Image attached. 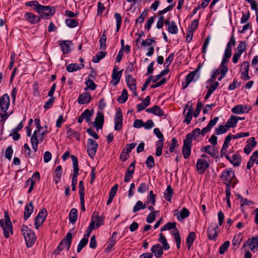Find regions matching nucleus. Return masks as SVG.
Masks as SVG:
<instances>
[{
	"label": "nucleus",
	"mask_w": 258,
	"mask_h": 258,
	"mask_svg": "<svg viewBox=\"0 0 258 258\" xmlns=\"http://www.w3.org/2000/svg\"><path fill=\"white\" fill-rule=\"evenodd\" d=\"M146 111L148 113H152L157 116H164L165 117H166V115L164 114V111L158 105H155L152 107L148 108L146 110Z\"/></svg>",
	"instance_id": "nucleus-20"
},
{
	"label": "nucleus",
	"mask_w": 258,
	"mask_h": 258,
	"mask_svg": "<svg viewBox=\"0 0 258 258\" xmlns=\"http://www.w3.org/2000/svg\"><path fill=\"white\" fill-rule=\"evenodd\" d=\"M232 163L235 166H239L241 163V157L239 154H235L233 155L231 161Z\"/></svg>",
	"instance_id": "nucleus-40"
},
{
	"label": "nucleus",
	"mask_w": 258,
	"mask_h": 258,
	"mask_svg": "<svg viewBox=\"0 0 258 258\" xmlns=\"http://www.w3.org/2000/svg\"><path fill=\"white\" fill-rule=\"evenodd\" d=\"M114 17L116 21V31L118 32L121 24V17L119 13H115Z\"/></svg>",
	"instance_id": "nucleus-59"
},
{
	"label": "nucleus",
	"mask_w": 258,
	"mask_h": 258,
	"mask_svg": "<svg viewBox=\"0 0 258 258\" xmlns=\"http://www.w3.org/2000/svg\"><path fill=\"white\" fill-rule=\"evenodd\" d=\"M151 251L157 258L161 257L163 253V248L159 244L153 245L151 248Z\"/></svg>",
	"instance_id": "nucleus-22"
},
{
	"label": "nucleus",
	"mask_w": 258,
	"mask_h": 258,
	"mask_svg": "<svg viewBox=\"0 0 258 258\" xmlns=\"http://www.w3.org/2000/svg\"><path fill=\"white\" fill-rule=\"evenodd\" d=\"M248 144H246L244 148V152L246 154H249L254 148L257 144L256 141L255 140L254 137H251L247 141Z\"/></svg>",
	"instance_id": "nucleus-21"
},
{
	"label": "nucleus",
	"mask_w": 258,
	"mask_h": 258,
	"mask_svg": "<svg viewBox=\"0 0 258 258\" xmlns=\"http://www.w3.org/2000/svg\"><path fill=\"white\" fill-rule=\"evenodd\" d=\"M159 211H155L150 213L147 217L146 221L149 223H152L155 221L156 218V214L158 213Z\"/></svg>",
	"instance_id": "nucleus-56"
},
{
	"label": "nucleus",
	"mask_w": 258,
	"mask_h": 258,
	"mask_svg": "<svg viewBox=\"0 0 258 258\" xmlns=\"http://www.w3.org/2000/svg\"><path fill=\"white\" fill-rule=\"evenodd\" d=\"M228 130L229 128L226 124L224 125H220L216 128L215 133L217 135H219L225 133Z\"/></svg>",
	"instance_id": "nucleus-41"
},
{
	"label": "nucleus",
	"mask_w": 258,
	"mask_h": 258,
	"mask_svg": "<svg viewBox=\"0 0 258 258\" xmlns=\"http://www.w3.org/2000/svg\"><path fill=\"white\" fill-rule=\"evenodd\" d=\"M176 232L172 233V235L174 236L175 241L176 243L177 248L179 249L180 248V243H181V238L179 234V232L177 229L176 228Z\"/></svg>",
	"instance_id": "nucleus-51"
},
{
	"label": "nucleus",
	"mask_w": 258,
	"mask_h": 258,
	"mask_svg": "<svg viewBox=\"0 0 258 258\" xmlns=\"http://www.w3.org/2000/svg\"><path fill=\"white\" fill-rule=\"evenodd\" d=\"M116 235H117L116 232H114L113 233L111 237L108 240L107 248L110 249L112 247V246L114 245V244L115 243L116 241Z\"/></svg>",
	"instance_id": "nucleus-47"
},
{
	"label": "nucleus",
	"mask_w": 258,
	"mask_h": 258,
	"mask_svg": "<svg viewBox=\"0 0 258 258\" xmlns=\"http://www.w3.org/2000/svg\"><path fill=\"white\" fill-rule=\"evenodd\" d=\"M72 238V233H68L66 237L60 241L57 248L53 251V253L57 255L64 249L69 250L71 246Z\"/></svg>",
	"instance_id": "nucleus-3"
},
{
	"label": "nucleus",
	"mask_w": 258,
	"mask_h": 258,
	"mask_svg": "<svg viewBox=\"0 0 258 258\" xmlns=\"http://www.w3.org/2000/svg\"><path fill=\"white\" fill-rule=\"evenodd\" d=\"M237 123V120L235 118V116L231 115L230 118L228 119L226 125L229 128L230 127L233 128L236 125Z\"/></svg>",
	"instance_id": "nucleus-43"
},
{
	"label": "nucleus",
	"mask_w": 258,
	"mask_h": 258,
	"mask_svg": "<svg viewBox=\"0 0 258 258\" xmlns=\"http://www.w3.org/2000/svg\"><path fill=\"white\" fill-rule=\"evenodd\" d=\"M67 137L71 139L80 140V133L72 128H68L67 132Z\"/></svg>",
	"instance_id": "nucleus-28"
},
{
	"label": "nucleus",
	"mask_w": 258,
	"mask_h": 258,
	"mask_svg": "<svg viewBox=\"0 0 258 258\" xmlns=\"http://www.w3.org/2000/svg\"><path fill=\"white\" fill-rule=\"evenodd\" d=\"M246 48L245 44L244 42L241 41L239 42V45L237 47V51L236 52L241 54Z\"/></svg>",
	"instance_id": "nucleus-64"
},
{
	"label": "nucleus",
	"mask_w": 258,
	"mask_h": 258,
	"mask_svg": "<svg viewBox=\"0 0 258 258\" xmlns=\"http://www.w3.org/2000/svg\"><path fill=\"white\" fill-rule=\"evenodd\" d=\"M62 175V167L60 165L56 167L53 173V181L57 184L60 180Z\"/></svg>",
	"instance_id": "nucleus-25"
},
{
	"label": "nucleus",
	"mask_w": 258,
	"mask_h": 258,
	"mask_svg": "<svg viewBox=\"0 0 258 258\" xmlns=\"http://www.w3.org/2000/svg\"><path fill=\"white\" fill-rule=\"evenodd\" d=\"M177 141L175 138H173L171 140V143L170 145L169 151L171 153L174 152L176 147H178Z\"/></svg>",
	"instance_id": "nucleus-60"
},
{
	"label": "nucleus",
	"mask_w": 258,
	"mask_h": 258,
	"mask_svg": "<svg viewBox=\"0 0 258 258\" xmlns=\"http://www.w3.org/2000/svg\"><path fill=\"white\" fill-rule=\"evenodd\" d=\"M33 211V207L32 206V202H30L29 204L26 205L25 206V210L24 213V219L27 220L32 214Z\"/></svg>",
	"instance_id": "nucleus-26"
},
{
	"label": "nucleus",
	"mask_w": 258,
	"mask_h": 258,
	"mask_svg": "<svg viewBox=\"0 0 258 258\" xmlns=\"http://www.w3.org/2000/svg\"><path fill=\"white\" fill-rule=\"evenodd\" d=\"M176 228L175 222H168L165 224L161 228V231H163L167 230Z\"/></svg>",
	"instance_id": "nucleus-53"
},
{
	"label": "nucleus",
	"mask_w": 258,
	"mask_h": 258,
	"mask_svg": "<svg viewBox=\"0 0 258 258\" xmlns=\"http://www.w3.org/2000/svg\"><path fill=\"white\" fill-rule=\"evenodd\" d=\"M91 96L89 92L82 93V104H88L91 100Z\"/></svg>",
	"instance_id": "nucleus-44"
},
{
	"label": "nucleus",
	"mask_w": 258,
	"mask_h": 258,
	"mask_svg": "<svg viewBox=\"0 0 258 258\" xmlns=\"http://www.w3.org/2000/svg\"><path fill=\"white\" fill-rule=\"evenodd\" d=\"M5 219L0 220V226L3 230L4 236L6 238L10 237V233L13 235V226L8 212L4 213Z\"/></svg>",
	"instance_id": "nucleus-1"
},
{
	"label": "nucleus",
	"mask_w": 258,
	"mask_h": 258,
	"mask_svg": "<svg viewBox=\"0 0 258 258\" xmlns=\"http://www.w3.org/2000/svg\"><path fill=\"white\" fill-rule=\"evenodd\" d=\"M202 107V103L201 102H198L197 104L196 109L193 114L194 117H197L199 116Z\"/></svg>",
	"instance_id": "nucleus-62"
},
{
	"label": "nucleus",
	"mask_w": 258,
	"mask_h": 258,
	"mask_svg": "<svg viewBox=\"0 0 258 258\" xmlns=\"http://www.w3.org/2000/svg\"><path fill=\"white\" fill-rule=\"evenodd\" d=\"M127 85L131 91H133L134 94L137 96L138 94L136 92V80L130 75H127L125 78Z\"/></svg>",
	"instance_id": "nucleus-18"
},
{
	"label": "nucleus",
	"mask_w": 258,
	"mask_h": 258,
	"mask_svg": "<svg viewBox=\"0 0 258 258\" xmlns=\"http://www.w3.org/2000/svg\"><path fill=\"white\" fill-rule=\"evenodd\" d=\"M219 231V227L217 223H211L208 229V237L210 240H216Z\"/></svg>",
	"instance_id": "nucleus-7"
},
{
	"label": "nucleus",
	"mask_w": 258,
	"mask_h": 258,
	"mask_svg": "<svg viewBox=\"0 0 258 258\" xmlns=\"http://www.w3.org/2000/svg\"><path fill=\"white\" fill-rule=\"evenodd\" d=\"M246 106L243 107L242 105H237L232 108L231 111L233 113L235 114L243 113L245 112V109H246Z\"/></svg>",
	"instance_id": "nucleus-39"
},
{
	"label": "nucleus",
	"mask_w": 258,
	"mask_h": 258,
	"mask_svg": "<svg viewBox=\"0 0 258 258\" xmlns=\"http://www.w3.org/2000/svg\"><path fill=\"white\" fill-rule=\"evenodd\" d=\"M173 194V189L171 185H169L167 186V189L164 192V197L167 201L171 202Z\"/></svg>",
	"instance_id": "nucleus-37"
},
{
	"label": "nucleus",
	"mask_w": 258,
	"mask_h": 258,
	"mask_svg": "<svg viewBox=\"0 0 258 258\" xmlns=\"http://www.w3.org/2000/svg\"><path fill=\"white\" fill-rule=\"evenodd\" d=\"M149 189V185L145 182L141 183L138 188V191L143 194L147 191Z\"/></svg>",
	"instance_id": "nucleus-57"
},
{
	"label": "nucleus",
	"mask_w": 258,
	"mask_h": 258,
	"mask_svg": "<svg viewBox=\"0 0 258 258\" xmlns=\"http://www.w3.org/2000/svg\"><path fill=\"white\" fill-rule=\"evenodd\" d=\"M24 18L31 24H35L40 21L39 16L35 15L32 13L27 12L24 15Z\"/></svg>",
	"instance_id": "nucleus-17"
},
{
	"label": "nucleus",
	"mask_w": 258,
	"mask_h": 258,
	"mask_svg": "<svg viewBox=\"0 0 258 258\" xmlns=\"http://www.w3.org/2000/svg\"><path fill=\"white\" fill-rule=\"evenodd\" d=\"M147 15V12L146 11H143L140 16L136 20V24L137 25L138 23L141 24L144 21Z\"/></svg>",
	"instance_id": "nucleus-58"
},
{
	"label": "nucleus",
	"mask_w": 258,
	"mask_h": 258,
	"mask_svg": "<svg viewBox=\"0 0 258 258\" xmlns=\"http://www.w3.org/2000/svg\"><path fill=\"white\" fill-rule=\"evenodd\" d=\"M230 242L229 241H225L219 248V252L221 254H224L229 246Z\"/></svg>",
	"instance_id": "nucleus-52"
},
{
	"label": "nucleus",
	"mask_w": 258,
	"mask_h": 258,
	"mask_svg": "<svg viewBox=\"0 0 258 258\" xmlns=\"http://www.w3.org/2000/svg\"><path fill=\"white\" fill-rule=\"evenodd\" d=\"M65 23L67 26H68L70 28H74L77 26L79 22L74 19H72L70 18H67L65 20Z\"/></svg>",
	"instance_id": "nucleus-48"
},
{
	"label": "nucleus",
	"mask_w": 258,
	"mask_h": 258,
	"mask_svg": "<svg viewBox=\"0 0 258 258\" xmlns=\"http://www.w3.org/2000/svg\"><path fill=\"white\" fill-rule=\"evenodd\" d=\"M61 51L63 54H68L71 52V45L72 42L69 40H61L58 41Z\"/></svg>",
	"instance_id": "nucleus-19"
},
{
	"label": "nucleus",
	"mask_w": 258,
	"mask_h": 258,
	"mask_svg": "<svg viewBox=\"0 0 258 258\" xmlns=\"http://www.w3.org/2000/svg\"><path fill=\"white\" fill-rule=\"evenodd\" d=\"M196 237V233L194 232H189L188 236H187L186 239V242L187 244L188 249H189L190 247L192 246Z\"/></svg>",
	"instance_id": "nucleus-32"
},
{
	"label": "nucleus",
	"mask_w": 258,
	"mask_h": 258,
	"mask_svg": "<svg viewBox=\"0 0 258 258\" xmlns=\"http://www.w3.org/2000/svg\"><path fill=\"white\" fill-rule=\"evenodd\" d=\"M192 143L184 139L183 140V145L182 147V154L183 157L185 159H187L189 157L191 154V148Z\"/></svg>",
	"instance_id": "nucleus-13"
},
{
	"label": "nucleus",
	"mask_w": 258,
	"mask_h": 258,
	"mask_svg": "<svg viewBox=\"0 0 258 258\" xmlns=\"http://www.w3.org/2000/svg\"><path fill=\"white\" fill-rule=\"evenodd\" d=\"M127 99V92L126 89H123L121 92V95L119 96L117 100L120 103H124Z\"/></svg>",
	"instance_id": "nucleus-50"
},
{
	"label": "nucleus",
	"mask_w": 258,
	"mask_h": 258,
	"mask_svg": "<svg viewBox=\"0 0 258 258\" xmlns=\"http://www.w3.org/2000/svg\"><path fill=\"white\" fill-rule=\"evenodd\" d=\"M248 240H250L249 244L250 250L252 252H255L258 248V236L252 237L250 239H248Z\"/></svg>",
	"instance_id": "nucleus-30"
},
{
	"label": "nucleus",
	"mask_w": 258,
	"mask_h": 258,
	"mask_svg": "<svg viewBox=\"0 0 258 258\" xmlns=\"http://www.w3.org/2000/svg\"><path fill=\"white\" fill-rule=\"evenodd\" d=\"M235 176L234 172L231 168L224 170L221 173L220 178L226 186L230 185L233 177Z\"/></svg>",
	"instance_id": "nucleus-6"
},
{
	"label": "nucleus",
	"mask_w": 258,
	"mask_h": 258,
	"mask_svg": "<svg viewBox=\"0 0 258 258\" xmlns=\"http://www.w3.org/2000/svg\"><path fill=\"white\" fill-rule=\"evenodd\" d=\"M10 104V97L8 94L6 93L0 97V108L2 112H6L9 109Z\"/></svg>",
	"instance_id": "nucleus-9"
},
{
	"label": "nucleus",
	"mask_w": 258,
	"mask_h": 258,
	"mask_svg": "<svg viewBox=\"0 0 258 258\" xmlns=\"http://www.w3.org/2000/svg\"><path fill=\"white\" fill-rule=\"evenodd\" d=\"M78 218V211L75 208L71 210L69 213V220L70 223L74 224Z\"/></svg>",
	"instance_id": "nucleus-35"
},
{
	"label": "nucleus",
	"mask_w": 258,
	"mask_h": 258,
	"mask_svg": "<svg viewBox=\"0 0 258 258\" xmlns=\"http://www.w3.org/2000/svg\"><path fill=\"white\" fill-rule=\"evenodd\" d=\"M104 121V115L101 112L98 111L94 122V126L97 129H101L102 128Z\"/></svg>",
	"instance_id": "nucleus-16"
},
{
	"label": "nucleus",
	"mask_w": 258,
	"mask_h": 258,
	"mask_svg": "<svg viewBox=\"0 0 258 258\" xmlns=\"http://www.w3.org/2000/svg\"><path fill=\"white\" fill-rule=\"evenodd\" d=\"M136 161H133L128 166L124 175V182H128L133 178L135 169Z\"/></svg>",
	"instance_id": "nucleus-14"
},
{
	"label": "nucleus",
	"mask_w": 258,
	"mask_h": 258,
	"mask_svg": "<svg viewBox=\"0 0 258 258\" xmlns=\"http://www.w3.org/2000/svg\"><path fill=\"white\" fill-rule=\"evenodd\" d=\"M25 5L33 8L34 10L37 13L41 5H40L38 1H33L26 2Z\"/></svg>",
	"instance_id": "nucleus-38"
},
{
	"label": "nucleus",
	"mask_w": 258,
	"mask_h": 258,
	"mask_svg": "<svg viewBox=\"0 0 258 258\" xmlns=\"http://www.w3.org/2000/svg\"><path fill=\"white\" fill-rule=\"evenodd\" d=\"M122 71L116 72V67L113 69V73L112 74V80L111 81V83L115 86L119 82L120 79L121 77Z\"/></svg>",
	"instance_id": "nucleus-24"
},
{
	"label": "nucleus",
	"mask_w": 258,
	"mask_h": 258,
	"mask_svg": "<svg viewBox=\"0 0 258 258\" xmlns=\"http://www.w3.org/2000/svg\"><path fill=\"white\" fill-rule=\"evenodd\" d=\"M231 52L225 51L224 55L220 64L221 68L228 69L227 67V63L229 61V58L231 57Z\"/></svg>",
	"instance_id": "nucleus-29"
},
{
	"label": "nucleus",
	"mask_w": 258,
	"mask_h": 258,
	"mask_svg": "<svg viewBox=\"0 0 258 258\" xmlns=\"http://www.w3.org/2000/svg\"><path fill=\"white\" fill-rule=\"evenodd\" d=\"M71 157L72 160L74 168L72 179V190L74 191L76 189V185L77 184V177L79 175V168L77 158L74 155H71Z\"/></svg>",
	"instance_id": "nucleus-5"
},
{
	"label": "nucleus",
	"mask_w": 258,
	"mask_h": 258,
	"mask_svg": "<svg viewBox=\"0 0 258 258\" xmlns=\"http://www.w3.org/2000/svg\"><path fill=\"white\" fill-rule=\"evenodd\" d=\"M55 12L53 7L41 5L37 13L40 15V19H48L52 17Z\"/></svg>",
	"instance_id": "nucleus-4"
},
{
	"label": "nucleus",
	"mask_w": 258,
	"mask_h": 258,
	"mask_svg": "<svg viewBox=\"0 0 258 258\" xmlns=\"http://www.w3.org/2000/svg\"><path fill=\"white\" fill-rule=\"evenodd\" d=\"M146 164L150 169L152 168L155 166V161L152 156L150 155L148 157L146 161Z\"/></svg>",
	"instance_id": "nucleus-54"
},
{
	"label": "nucleus",
	"mask_w": 258,
	"mask_h": 258,
	"mask_svg": "<svg viewBox=\"0 0 258 258\" xmlns=\"http://www.w3.org/2000/svg\"><path fill=\"white\" fill-rule=\"evenodd\" d=\"M168 31L172 34H176L178 33V28L175 22H171V24L168 27Z\"/></svg>",
	"instance_id": "nucleus-42"
},
{
	"label": "nucleus",
	"mask_w": 258,
	"mask_h": 258,
	"mask_svg": "<svg viewBox=\"0 0 258 258\" xmlns=\"http://www.w3.org/2000/svg\"><path fill=\"white\" fill-rule=\"evenodd\" d=\"M209 166L207 160L199 159L196 164L197 172L199 174H203Z\"/></svg>",
	"instance_id": "nucleus-11"
},
{
	"label": "nucleus",
	"mask_w": 258,
	"mask_h": 258,
	"mask_svg": "<svg viewBox=\"0 0 258 258\" xmlns=\"http://www.w3.org/2000/svg\"><path fill=\"white\" fill-rule=\"evenodd\" d=\"M47 216V211L45 209L40 210L35 219V227L38 229L39 227L43 224Z\"/></svg>",
	"instance_id": "nucleus-8"
},
{
	"label": "nucleus",
	"mask_w": 258,
	"mask_h": 258,
	"mask_svg": "<svg viewBox=\"0 0 258 258\" xmlns=\"http://www.w3.org/2000/svg\"><path fill=\"white\" fill-rule=\"evenodd\" d=\"M235 45V40L234 36L232 35L230 38L229 42L227 44V46L225 51L232 53V46H234Z\"/></svg>",
	"instance_id": "nucleus-45"
},
{
	"label": "nucleus",
	"mask_w": 258,
	"mask_h": 258,
	"mask_svg": "<svg viewBox=\"0 0 258 258\" xmlns=\"http://www.w3.org/2000/svg\"><path fill=\"white\" fill-rule=\"evenodd\" d=\"M81 69L80 65L77 63H72L67 67V70L68 72H73Z\"/></svg>",
	"instance_id": "nucleus-46"
},
{
	"label": "nucleus",
	"mask_w": 258,
	"mask_h": 258,
	"mask_svg": "<svg viewBox=\"0 0 258 258\" xmlns=\"http://www.w3.org/2000/svg\"><path fill=\"white\" fill-rule=\"evenodd\" d=\"M200 134H201L200 129L199 128H196L190 133L187 134L185 139L191 142L192 139H196Z\"/></svg>",
	"instance_id": "nucleus-27"
},
{
	"label": "nucleus",
	"mask_w": 258,
	"mask_h": 258,
	"mask_svg": "<svg viewBox=\"0 0 258 258\" xmlns=\"http://www.w3.org/2000/svg\"><path fill=\"white\" fill-rule=\"evenodd\" d=\"M123 117L120 109L117 110L114 118V130L118 131L120 130L122 125Z\"/></svg>",
	"instance_id": "nucleus-12"
},
{
	"label": "nucleus",
	"mask_w": 258,
	"mask_h": 258,
	"mask_svg": "<svg viewBox=\"0 0 258 258\" xmlns=\"http://www.w3.org/2000/svg\"><path fill=\"white\" fill-rule=\"evenodd\" d=\"M189 215V212L188 210L183 208L180 211V215L177 216V218L179 220H180V219L182 220L188 217Z\"/></svg>",
	"instance_id": "nucleus-49"
},
{
	"label": "nucleus",
	"mask_w": 258,
	"mask_h": 258,
	"mask_svg": "<svg viewBox=\"0 0 258 258\" xmlns=\"http://www.w3.org/2000/svg\"><path fill=\"white\" fill-rule=\"evenodd\" d=\"M55 98L52 97L50 98L45 103L44 105V108L46 109H48L50 108L54 102Z\"/></svg>",
	"instance_id": "nucleus-63"
},
{
	"label": "nucleus",
	"mask_w": 258,
	"mask_h": 258,
	"mask_svg": "<svg viewBox=\"0 0 258 258\" xmlns=\"http://www.w3.org/2000/svg\"><path fill=\"white\" fill-rule=\"evenodd\" d=\"M93 76L92 75H89V79L86 81L85 84L86 85V87L84 88L85 91H87L88 89H90L92 91L94 90L96 88V85L95 83L92 81L90 78L92 77Z\"/></svg>",
	"instance_id": "nucleus-31"
},
{
	"label": "nucleus",
	"mask_w": 258,
	"mask_h": 258,
	"mask_svg": "<svg viewBox=\"0 0 258 258\" xmlns=\"http://www.w3.org/2000/svg\"><path fill=\"white\" fill-rule=\"evenodd\" d=\"M93 110H90L88 109H86L84 112L82 113V120L85 119L87 123L91 122L90 117L92 116Z\"/></svg>",
	"instance_id": "nucleus-33"
},
{
	"label": "nucleus",
	"mask_w": 258,
	"mask_h": 258,
	"mask_svg": "<svg viewBox=\"0 0 258 258\" xmlns=\"http://www.w3.org/2000/svg\"><path fill=\"white\" fill-rule=\"evenodd\" d=\"M13 154V150L11 146H8L5 151L6 157L10 160L12 159Z\"/></svg>",
	"instance_id": "nucleus-61"
},
{
	"label": "nucleus",
	"mask_w": 258,
	"mask_h": 258,
	"mask_svg": "<svg viewBox=\"0 0 258 258\" xmlns=\"http://www.w3.org/2000/svg\"><path fill=\"white\" fill-rule=\"evenodd\" d=\"M241 69L243 71L241 72V78L244 80H248L250 79L248 76L249 63L248 61H244L241 67Z\"/></svg>",
	"instance_id": "nucleus-23"
},
{
	"label": "nucleus",
	"mask_w": 258,
	"mask_h": 258,
	"mask_svg": "<svg viewBox=\"0 0 258 258\" xmlns=\"http://www.w3.org/2000/svg\"><path fill=\"white\" fill-rule=\"evenodd\" d=\"M98 144L97 142L92 139H89L87 141V152L91 157H93L96 154Z\"/></svg>",
	"instance_id": "nucleus-10"
},
{
	"label": "nucleus",
	"mask_w": 258,
	"mask_h": 258,
	"mask_svg": "<svg viewBox=\"0 0 258 258\" xmlns=\"http://www.w3.org/2000/svg\"><path fill=\"white\" fill-rule=\"evenodd\" d=\"M242 240V235L241 233H239L235 235L232 241V244L233 245H239Z\"/></svg>",
	"instance_id": "nucleus-55"
},
{
	"label": "nucleus",
	"mask_w": 258,
	"mask_h": 258,
	"mask_svg": "<svg viewBox=\"0 0 258 258\" xmlns=\"http://www.w3.org/2000/svg\"><path fill=\"white\" fill-rule=\"evenodd\" d=\"M21 230L25 239L26 246L28 248L32 247L36 240V236L34 231L25 225L21 226Z\"/></svg>",
	"instance_id": "nucleus-2"
},
{
	"label": "nucleus",
	"mask_w": 258,
	"mask_h": 258,
	"mask_svg": "<svg viewBox=\"0 0 258 258\" xmlns=\"http://www.w3.org/2000/svg\"><path fill=\"white\" fill-rule=\"evenodd\" d=\"M158 241L162 244V248L166 250L170 248V246L167 242V239L162 233H160Z\"/></svg>",
	"instance_id": "nucleus-34"
},
{
	"label": "nucleus",
	"mask_w": 258,
	"mask_h": 258,
	"mask_svg": "<svg viewBox=\"0 0 258 258\" xmlns=\"http://www.w3.org/2000/svg\"><path fill=\"white\" fill-rule=\"evenodd\" d=\"M201 67V66L199 65L195 71L190 72L186 76L185 82H183L182 85L183 89H185L192 81L197 73L200 71Z\"/></svg>",
	"instance_id": "nucleus-15"
},
{
	"label": "nucleus",
	"mask_w": 258,
	"mask_h": 258,
	"mask_svg": "<svg viewBox=\"0 0 258 258\" xmlns=\"http://www.w3.org/2000/svg\"><path fill=\"white\" fill-rule=\"evenodd\" d=\"M107 55L106 51H99L93 57L92 61L94 63H98L99 61L105 57Z\"/></svg>",
	"instance_id": "nucleus-36"
}]
</instances>
